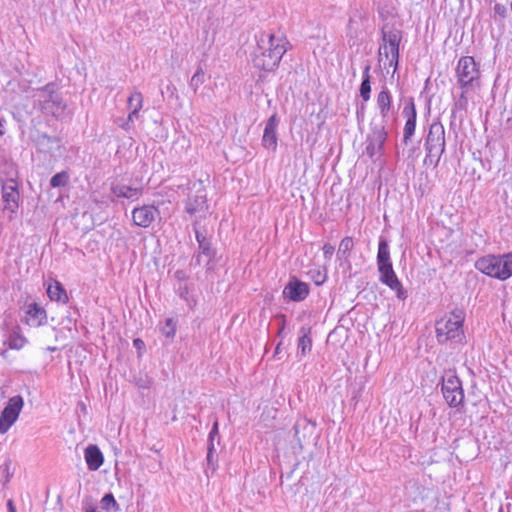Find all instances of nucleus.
<instances>
[{"label": "nucleus", "instance_id": "nucleus-1", "mask_svg": "<svg viewBox=\"0 0 512 512\" xmlns=\"http://www.w3.org/2000/svg\"><path fill=\"white\" fill-rule=\"evenodd\" d=\"M256 42L252 54L254 67L267 72L274 71L288 50L287 38L280 33L263 31L256 36Z\"/></svg>", "mask_w": 512, "mask_h": 512}, {"label": "nucleus", "instance_id": "nucleus-2", "mask_svg": "<svg viewBox=\"0 0 512 512\" xmlns=\"http://www.w3.org/2000/svg\"><path fill=\"white\" fill-rule=\"evenodd\" d=\"M376 262L380 274V282L395 291L398 299L405 300L407 298V292L394 272L389 245L383 238L379 240Z\"/></svg>", "mask_w": 512, "mask_h": 512}, {"label": "nucleus", "instance_id": "nucleus-3", "mask_svg": "<svg viewBox=\"0 0 512 512\" xmlns=\"http://www.w3.org/2000/svg\"><path fill=\"white\" fill-rule=\"evenodd\" d=\"M464 314L461 310L453 311L436 323V337L439 343L461 344L465 339Z\"/></svg>", "mask_w": 512, "mask_h": 512}, {"label": "nucleus", "instance_id": "nucleus-4", "mask_svg": "<svg viewBox=\"0 0 512 512\" xmlns=\"http://www.w3.org/2000/svg\"><path fill=\"white\" fill-rule=\"evenodd\" d=\"M34 97L35 105L43 114L52 116L56 119L64 116L66 104L55 84H47L42 89H39Z\"/></svg>", "mask_w": 512, "mask_h": 512}, {"label": "nucleus", "instance_id": "nucleus-5", "mask_svg": "<svg viewBox=\"0 0 512 512\" xmlns=\"http://www.w3.org/2000/svg\"><path fill=\"white\" fill-rule=\"evenodd\" d=\"M480 68L472 56H462L456 65V85L465 92H474L480 87Z\"/></svg>", "mask_w": 512, "mask_h": 512}, {"label": "nucleus", "instance_id": "nucleus-6", "mask_svg": "<svg viewBox=\"0 0 512 512\" xmlns=\"http://www.w3.org/2000/svg\"><path fill=\"white\" fill-rule=\"evenodd\" d=\"M475 267L485 275L506 280L512 276V253L484 256L476 261Z\"/></svg>", "mask_w": 512, "mask_h": 512}, {"label": "nucleus", "instance_id": "nucleus-7", "mask_svg": "<svg viewBox=\"0 0 512 512\" xmlns=\"http://www.w3.org/2000/svg\"><path fill=\"white\" fill-rule=\"evenodd\" d=\"M445 128L441 122H433L428 131L425 141L426 156L425 165L438 166L443 153L445 152Z\"/></svg>", "mask_w": 512, "mask_h": 512}, {"label": "nucleus", "instance_id": "nucleus-8", "mask_svg": "<svg viewBox=\"0 0 512 512\" xmlns=\"http://www.w3.org/2000/svg\"><path fill=\"white\" fill-rule=\"evenodd\" d=\"M441 392L444 400L451 408H458L463 405L464 389L461 380L454 372L448 371L441 377Z\"/></svg>", "mask_w": 512, "mask_h": 512}, {"label": "nucleus", "instance_id": "nucleus-9", "mask_svg": "<svg viewBox=\"0 0 512 512\" xmlns=\"http://www.w3.org/2000/svg\"><path fill=\"white\" fill-rule=\"evenodd\" d=\"M382 44L379 47V55L385 56L390 59L389 66H393L394 70L397 69L399 61V44L402 39L401 31L390 28L382 30Z\"/></svg>", "mask_w": 512, "mask_h": 512}, {"label": "nucleus", "instance_id": "nucleus-10", "mask_svg": "<svg viewBox=\"0 0 512 512\" xmlns=\"http://www.w3.org/2000/svg\"><path fill=\"white\" fill-rule=\"evenodd\" d=\"M24 401L22 396L16 395L9 399L7 405L0 414V433H6L16 422L23 408Z\"/></svg>", "mask_w": 512, "mask_h": 512}, {"label": "nucleus", "instance_id": "nucleus-11", "mask_svg": "<svg viewBox=\"0 0 512 512\" xmlns=\"http://www.w3.org/2000/svg\"><path fill=\"white\" fill-rule=\"evenodd\" d=\"M387 138L388 131L384 125L373 127L371 134L368 136L366 141V155L371 159H374L375 157H381L384 152V145L387 141Z\"/></svg>", "mask_w": 512, "mask_h": 512}, {"label": "nucleus", "instance_id": "nucleus-12", "mask_svg": "<svg viewBox=\"0 0 512 512\" xmlns=\"http://www.w3.org/2000/svg\"><path fill=\"white\" fill-rule=\"evenodd\" d=\"M3 211L9 213V219H12L19 207V191L17 182L13 179L6 181L2 185Z\"/></svg>", "mask_w": 512, "mask_h": 512}, {"label": "nucleus", "instance_id": "nucleus-13", "mask_svg": "<svg viewBox=\"0 0 512 512\" xmlns=\"http://www.w3.org/2000/svg\"><path fill=\"white\" fill-rule=\"evenodd\" d=\"M160 215L159 209L154 205H142L132 210V221L137 227L148 228Z\"/></svg>", "mask_w": 512, "mask_h": 512}, {"label": "nucleus", "instance_id": "nucleus-14", "mask_svg": "<svg viewBox=\"0 0 512 512\" xmlns=\"http://www.w3.org/2000/svg\"><path fill=\"white\" fill-rule=\"evenodd\" d=\"M279 125V118L276 114L271 115L266 121L262 145L265 149L276 151L278 145L277 128Z\"/></svg>", "mask_w": 512, "mask_h": 512}, {"label": "nucleus", "instance_id": "nucleus-15", "mask_svg": "<svg viewBox=\"0 0 512 512\" xmlns=\"http://www.w3.org/2000/svg\"><path fill=\"white\" fill-rule=\"evenodd\" d=\"M309 295V286L307 283L291 279L283 289V296L294 302H300Z\"/></svg>", "mask_w": 512, "mask_h": 512}, {"label": "nucleus", "instance_id": "nucleus-16", "mask_svg": "<svg viewBox=\"0 0 512 512\" xmlns=\"http://www.w3.org/2000/svg\"><path fill=\"white\" fill-rule=\"evenodd\" d=\"M403 115L406 118L403 130V142L407 144L415 133L417 112L414 100L412 98L406 103L403 108Z\"/></svg>", "mask_w": 512, "mask_h": 512}, {"label": "nucleus", "instance_id": "nucleus-17", "mask_svg": "<svg viewBox=\"0 0 512 512\" xmlns=\"http://www.w3.org/2000/svg\"><path fill=\"white\" fill-rule=\"evenodd\" d=\"M376 106L379 110L383 122H386L393 114V97L390 90L387 87H383L378 93L376 98Z\"/></svg>", "mask_w": 512, "mask_h": 512}, {"label": "nucleus", "instance_id": "nucleus-18", "mask_svg": "<svg viewBox=\"0 0 512 512\" xmlns=\"http://www.w3.org/2000/svg\"><path fill=\"white\" fill-rule=\"evenodd\" d=\"M111 193L116 198H125L135 201L142 196L143 189L141 187H132L126 184L115 183L111 185Z\"/></svg>", "mask_w": 512, "mask_h": 512}, {"label": "nucleus", "instance_id": "nucleus-19", "mask_svg": "<svg viewBox=\"0 0 512 512\" xmlns=\"http://www.w3.org/2000/svg\"><path fill=\"white\" fill-rule=\"evenodd\" d=\"M207 209L206 195L202 191L194 196H189L185 203V211L190 215L205 213Z\"/></svg>", "mask_w": 512, "mask_h": 512}, {"label": "nucleus", "instance_id": "nucleus-20", "mask_svg": "<svg viewBox=\"0 0 512 512\" xmlns=\"http://www.w3.org/2000/svg\"><path fill=\"white\" fill-rule=\"evenodd\" d=\"M84 457L87 467L91 471L98 470L104 462L103 454L96 445L87 446L84 452Z\"/></svg>", "mask_w": 512, "mask_h": 512}, {"label": "nucleus", "instance_id": "nucleus-21", "mask_svg": "<svg viewBox=\"0 0 512 512\" xmlns=\"http://www.w3.org/2000/svg\"><path fill=\"white\" fill-rule=\"evenodd\" d=\"M47 295L51 301L66 304L69 301L64 286L58 280H51L47 286Z\"/></svg>", "mask_w": 512, "mask_h": 512}, {"label": "nucleus", "instance_id": "nucleus-22", "mask_svg": "<svg viewBox=\"0 0 512 512\" xmlns=\"http://www.w3.org/2000/svg\"><path fill=\"white\" fill-rule=\"evenodd\" d=\"M300 334L301 335L297 344V353L298 355L305 356L310 353L312 349V339L310 336L311 329L307 327H301Z\"/></svg>", "mask_w": 512, "mask_h": 512}, {"label": "nucleus", "instance_id": "nucleus-23", "mask_svg": "<svg viewBox=\"0 0 512 512\" xmlns=\"http://www.w3.org/2000/svg\"><path fill=\"white\" fill-rule=\"evenodd\" d=\"M26 314L30 317L27 321L29 325L39 326L46 319L45 310L37 303H31L28 305Z\"/></svg>", "mask_w": 512, "mask_h": 512}, {"label": "nucleus", "instance_id": "nucleus-24", "mask_svg": "<svg viewBox=\"0 0 512 512\" xmlns=\"http://www.w3.org/2000/svg\"><path fill=\"white\" fill-rule=\"evenodd\" d=\"M370 65H365L362 71V82L360 85V96L364 102L369 101L371 93Z\"/></svg>", "mask_w": 512, "mask_h": 512}, {"label": "nucleus", "instance_id": "nucleus-25", "mask_svg": "<svg viewBox=\"0 0 512 512\" xmlns=\"http://www.w3.org/2000/svg\"><path fill=\"white\" fill-rule=\"evenodd\" d=\"M26 343L27 339L18 330L11 332L4 342L12 350H20Z\"/></svg>", "mask_w": 512, "mask_h": 512}, {"label": "nucleus", "instance_id": "nucleus-26", "mask_svg": "<svg viewBox=\"0 0 512 512\" xmlns=\"http://www.w3.org/2000/svg\"><path fill=\"white\" fill-rule=\"evenodd\" d=\"M354 248L352 237H344L339 244L337 256L340 260L348 261Z\"/></svg>", "mask_w": 512, "mask_h": 512}, {"label": "nucleus", "instance_id": "nucleus-27", "mask_svg": "<svg viewBox=\"0 0 512 512\" xmlns=\"http://www.w3.org/2000/svg\"><path fill=\"white\" fill-rule=\"evenodd\" d=\"M215 446L214 444L207 445V456H206V467L205 473L208 475V471L210 470L214 473L217 469V457L215 455Z\"/></svg>", "mask_w": 512, "mask_h": 512}, {"label": "nucleus", "instance_id": "nucleus-28", "mask_svg": "<svg viewBox=\"0 0 512 512\" xmlns=\"http://www.w3.org/2000/svg\"><path fill=\"white\" fill-rule=\"evenodd\" d=\"M127 106L130 110L141 111L143 107V95L140 91L134 90L127 99Z\"/></svg>", "mask_w": 512, "mask_h": 512}, {"label": "nucleus", "instance_id": "nucleus-29", "mask_svg": "<svg viewBox=\"0 0 512 512\" xmlns=\"http://www.w3.org/2000/svg\"><path fill=\"white\" fill-rule=\"evenodd\" d=\"M202 257H206L208 259V263L215 257V251L212 249L209 240L207 242H201V244H199V253L196 257L197 263H200L202 261Z\"/></svg>", "mask_w": 512, "mask_h": 512}, {"label": "nucleus", "instance_id": "nucleus-30", "mask_svg": "<svg viewBox=\"0 0 512 512\" xmlns=\"http://www.w3.org/2000/svg\"><path fill=\"white\" fill-rule=\"evenodd\" d=\"M461 94L458 99L454 101L452 114L455 115L457 111H466L468 108L469 98L468 95L470 92H465V89H460Z\"/></svg>", "mask_w": 512, "mask_h": 512}, {"label": "nucleus", "instance_id": "nucleus-31", "mask_svg": "<svg viewBox=\"0 0 512 512\" xmlns=\"http://www.w3.org/2000/svg\"><path fill=\"white\" fill-rule=\"evenodd\" d=\"M101 507L107 512H116L119 510V504L115 500L112 493L105 494L101 499Z\"/></svg>", "mask_w": 512, "mask_h": 512}, {"label": "nucleus", "instance_id": "nucleus-32", "mask_svg": "<svg viewBox=\"0 0 512 512\" xmlns=\"http://www.w3.org/2000/svg\"><path fill=\"white\" fill-rule=\"evenodd\" d=\"M69 182V174L66 171L56 173L50 180L53 188L64 187Z\"/></svg>", "mask_w": 512, "mask_h": 512}, {"label": "nucleus", "instance_id": "nucleus-33", "mask_svg": "<svg viewBox=\"0 0 512 512\" xmlns=\"http://www.w3.org/2000/svg\"><path fill=\"white\" fill-rule=\"evenodd\" d=\"M204 83V71L199 67L190 79L189 87L197 92L199 87Z\"/></svg>", "mask_w": 512, "mask_h": 512}, {"label": "nucleus", "instance_id": "nucleus-34", "mask_svg": "<svg viewBox=\"0 0 512 512\" xmlns=\"http://www.w3.org/2000/svg\"><path fill=\"white\" fill-rule=\"evenodd\" d=\"M162 334L167 338H174L176 334V322L173 318H167L161 327Z\"/></svg>", "mask_w": 512, "mask_h": 512}, {"label": "nucleus", "instance_id": "nucleus-35", "mask_svg": "<svg viewBox=\"0 0 512 512\" xmlns=\"http://www.w3.org/2000/svg\"><path fill=\"white\" fill-rule=\"evenodd\" d=\"M191 287L187 283H182L178 285L177 293L179 297L185 300L189 305H191L194 300L190 298Z\"/></svg>", "mask_w": 512, "mask_h": 512}, {"label": "nucleus", "instance_id": "nucleus-36", "mask_svg": "<svg viewBox=\"0 0 512 512\" xmlns=\"http://www.w3.org/2000/svg\"><path fill=\"white\" fill-rule=\"evenodd\" d=\"M493 12L495 17H499L500 19H504L507 16V8L500 3H496L493 7Z\"/></svg>", "mask_w": 512, "mask_h": 512}, {"label": "nucleus", "instance_id": "nucleus-37", "mask_svg": "<svg viewBox=\"0 0 512 512\" xmlns=\"http://www.w3.org/2000/svg\"><path fill=\"white\" fill-rule=\"evenodd\" d=\"M218 434H219V424H218V421L215 420L213 423L212 429L208 435V445L214 444V440L218 436Z\"/></svg>", "mask_w": 512, "mask_h": 512}, {"label": "nucleus", "instance_id": "nucleus-38", "mask_svg": "<svg viewBox=\"0 0 512 512\" xmlns=\"http://www.w3.org/2000/svg\"><path fill=\"white\" fill-rule=\"evenodd\" d=\"M322 250H323V256L326 260L330 261L334 252H335V248L333 245H331L330 243H326L323 245L322 247Z\"/></svg>", "mask_w": 512, "mask_h": 512}, {"label": "nucleus", "instance_id": "nucleus-39", "mask_svg": "<svg viewBox=\"0 0 512 512\" xmlns=\"http://www.w3.org/2000/svg\"><path fill=\"white\" fill-rule=\"evenodd\" d=\"M174 277L179 282V284L186 283L189 278L188 274L184 270H176Z\"/></svg>", "mask_w": 512, "mask_h": 512}, {"label": "nucleus", "instance_id": "nucleus-40", "mask_svg": "<svg viewBox=\"0 0 512 512\" xmlns=\"http://www.w3.org/2000/svg\"><path fill=\"white\" fill-rule=\"evenodd\" d=\"M278 319H279V329H278V336H281L284 329H285V326H286V317L285 315L281 314L278 316Z\"/></svg>", "mask_w": 512, "mask_h": 512}, {"label": "nucleus", "instance_id": "nucleus-41", "mask_svg": "<svg viewBox=\"0 0 512 512\" xmlns=\"http://www.w3.org/2000/svg\"><path fill=\"white\" fill-rule=\"evenodd\" d=\"M118 125L125 131H129L132 128V122L129 121L128 119L123 120L122 123H119Z\"/></svg>", "mask_w": 512, "mask_h": 512}, {"label": "nucleus", "instance_id": "nucleus-42", "mask_svg": "<svg viewBox=\"0 0 512 512\" xmlns=\"http://www.w3.org/2000/svg\"><path fill=\"white\" fill-rule=\"evenodd\" d=\"M195 236H196V240L198 242V245L204 242H207L208 239L206 238L205 235H203L201 232H199L198 230L195 229Z\"/></svg>", "mask_w": 512, "mask_h": 512}, {"label": "nucleus", "instance_id": "nucleus-43", "mask_svg": "<svg viewBox=\"0 0 512 512\" xmlns=\"http://www.w3.org/2000/svg\"><path fill=\"white\" fill-rule=\"evenodd\" d=\"M140 111L130 110L127 119L132 123L139 118Z\"/></svg>", "mask_w": 512, "mask_h": 512}, {"label": "nucleus", "instance_id": "nucleus-44", "mask_svg": "<svg viewBox=\"0 0 512 512\" xmlns=\"http://www.w3.org/2000/svg\"><path fill=\"white\" fill-rule=\"evenodd\" d=\"M326 280V274H321L320 272H317V276L315 281V284L321 285Z\"/></svg>", "mask_w": 512, "mask_h": 512}, {"label": "nucleus", "instance_id": "nucleus-45", "mask_svg": "<svg viewBox=\"0 0 512 512\" xmlns=\"http://www.w3.org/2000/svg\"><path fill=\"white\" fill-rule=\"evenodd\" d=\"M84 512H100L98 508L93 504H86L84 506Z\"/></svg>", "mask_w": 512, "mask_h": 512}, {"label": "nucleus", "instance_id": "nucleus-46", "mask_svg": "<svg viewBox=\"0 0 512 512\" xmlns=\"http://www.w3.org/2000/svg\"><path fill=\"white\" fill-rule=\"evenodd\" d=\"M143 342L140 340V339H135L134 340V346L137 347V348H140V345H142Z\"/></svg>", "mask_w": 512, "mask_h": 512}, {"label": "nucleus", "instance_id": "nucleus-47", "mask_svg": "<svg viewBox=\"0 0 512 512\" xmlns=\"http://www.w3.org/2000/svg\"><path fill=\"white\" fill-rule=\"evenodd\" d=\"M363 113H364V106L361 107V110L357 111L358 118L360 117V115L363 116Z\"/></svg>", "mask_w": 512, "mask_h": 512}, {"label": "nucleus", "instance_id": "nucleus-48", "mask_svg": "<svg viewBox=\"0 0 512 512\" xmlns=\"http://www.w3.org/2000/svg\"><path fill=\"white\" fill-rule=\"evenodd\" d=\"M280 346H281V343H279V344L276 346L275 354H278V353L280 352Z\"/></svg>", "mask_w": 512, "mask_h": 512}, {"label": "nucleus", "instance_id": "nucleus-49", "mask_svg": "<svg viewBox=\"0 0 512 512\" xmlns=\"http://www.w3.org/2000/svg\"><path fill=\"white\" fill-rule=\"evenodd\" d=\"M8 506L11 512H15V509L13 508L11 501L8 502Z\"/></svg>", "mask_w": 512, "mask_h": 512}, {"label": "nucleus", "instance_id": "nucleus-50", "mask_svg": "<svg viewBox=\"0 0 512 512\" xmlns=\"http://www.w3.org/2000/svg\"><path fill=\"white\" fill-rule=\"evenodd\" d=\"M3 124H2V121L0 120V136L3 135Z\"/></svg>", "mask_w": 512, "mask_h": 512}, {"label": "nucleus", "instance_id": "nucleus-51", "mask_svg": "<svg viewBox=\"0 0 512 512\" xmlns=\"http://www.w3.org/2000/svg\"><path fill=\"white\" fill-rule=\"evenodd\" d=\"M294 428H295V433H296V434H298V426H297V425H295V427H294Z\"/></svg>", "mask_w": 512, "mask_h": 512}]
</instances>
